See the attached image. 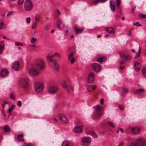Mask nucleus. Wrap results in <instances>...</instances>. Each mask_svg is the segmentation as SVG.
<instances>
[{"label": "nucleus", "instance_id": "nucleus-1", "mask_svg": "<svg viewBox=\"0 0 146 146\" xmlns=\"http://www.w3.org/2000/svg\"><path fill=\"white\" fill-rule=\"evenodd\" d=\"M104 108L100 105H97L95 108L93 117L95 119L99 118L103 114L102 111Z\"/></svg>", "mask_w": 146, "mask_h": 146}, {"label": "nucleus", "instance_id": "nucleus-2", "mask_svg": "<svg viewBox=\"0 0 146 146\" xmlns=\"http://www.w3.org/2000/svg\"><path fill=\"white\" fill-rule=\"evenodd\" d=\"M19 86L20 87L24 89H28L29 87L28 80L25 78H21L20 80Z\"/></svg>", "mask_w": 146, "mask_h": 146}, {"label": "nucleus", "instance_id": "nucleus-3", "mask_svg": "<svg viewBox=\"0 0 146 146\" xmlns=\"http://www.w3.org/2000/svg\"><path fill=\"white\" fill-rule=\"evenodd\" d=\"M37 68L40 70L43 69L45 66V63L43 60L42 59H38L36 62Z\"/></svg>", "mask_w": 146, "mask_h": 146}, {"label": "nucleus", "instance_id": "nucleus-4", "mask_svg": "<svg viewBox=\"0 0 146 146\" xmlns=\"http://www.w3.org/2000/svg\"><path fill=\"white\" fill-rule=\"evenodd\" d=\"M33 7V5L31 0H27L24 3L25 9L27 11L32 10Z\"/></svg>", "mask_w": 146, "mask_h": 146}, {"label": "nucleus", "instance_id": "nucleus-5", "mask_svg": "<svg viewBox=\"0 0 146 146\" xmlns=\"http://www.w3.org/2000/svg\"><path fill=\"white\" fill-rule=\"evenodd\" d=\"M43 88V84L41 83L38 82L35 84L34 86L35 90L37 93L42 92Z\"/></svg>", "mask_w": 146, "mask_h": 146}, {"label": "nucleus", "instance_id": "nucleus-6", "mask_svg": "<svg viewBox=\"0 0 146 146\" xmlns=\"http://www.w3.org/2000/svg\"><path fill=\"white\" fill-rule=\"evenodd\" d=\"M135 141L138 146H145L146 141L143 138H138L135 139Z\"/></svg>", "mask_w": 146, "mask_h": 146}, {"label": "nucleus", "instance_id": "nucleus-7", "mask_svg": "<svg viewBox=\"0 0 146 146\" xmlns=\"http://www.w3.org/2000/svg\"><path fill=\"white\" fill-rule=\"evenodd\" d=\"M58 90L59 88L57 87L52 86L49 88L48 92L50 94H54L56 93Z\"/></svg>", "mask_w": 146, "mask_h": 146}, {"label": "nucleus", "instance_id": "nucleus-8", "mask_svg": "<svg viewBox=\"0 0 146 146\" xmlns=\"http://www.w3.org/2000/svg\"><path fill=\"white\" fill-rule=\"evenodd\" d=\"M57 117L64 123H66L68 122V119L64 114H59L57 115Z\"/></svg>", "mask_w": 146, "mask_h": 146}, {"label": "nucleus", "instance_id": "nucleus-9", "mask_svg": "<svg viewBox=\"0 0 146 146\" xmlns=\"http://www.w3.org/2000/svg\"><path fill=\"white\" fill-rule=\"evenodd\" d=\"M92 66L95 71L97 72H100L101 70V66L98 64L94 63L92 64Z\"/></svg>", "mask_w": 146, "mask_h": 146}, {"label": "nucleus", "instance_id": "nucleus-10", "mask_svg": "<svg viewBox=\"0 0 146 146\" xmlns=\"http://www.w3.org/2000/svg\"><path fill=\"white\" fill-rule=\"evenodd\" d=\"M29 74L31 76H34L38 75L39 73L35 69L31 68L29 71Z\"/></svg>", "mask_w": 146, "mask_h": 146}, {"label": "nucleus", "instance_id": "nucleus-11", "mask_svg": "<svg viewBox=\"0 0 146 146\" xmlns=\"http://www.w3.org/2000/svg\"><path fill=\"white\" fill-rule=\"evenodd\" d=\"M120 56L121 59L124 61H129L131 58V56L128 55H125L122 54H120Z\"/></svg>", "mask_w": 146, "mask_h": 146}, {"label": "nucleus", "instance_id": "nucleus-12", "mask_svg": "<svg viewBox=\"0 0 146 146\" xmlns=\"http://www.w3.org/2000/svg\"><path fill=\"white\" fill-rule=\"evenodd\" d=\"M95 76L94 73L93 72L90 73L89 75L88 79V83H92L94 80Z\"/></svg>", "mask_w": 146, "mask_h": 146}, {"label": "nucleus", "instance_id": "nucleus-13", "mask_svg": "<svg viewBox=\"0 0 146 146\" xmlns=\"http://www.w3.org/2000/svg\"><path fill=\"white\" fill-rule=\"evenodd\" d=\"M61 85L67 91L69 94L70 93V91L69 89V87L65 80H63L62 81L61 83Z\"/></svg>", "mask_w": 146, "mask_h": 146}, {"label": "nucleus", "instance_id": "nucleus-14", "mask_svg": "<svg viewBox=\"0 0 146 146\" xmlns=\"http://www.w3.org/2000/svg\"><path fill=\"white\" fill-rule=\"evenodd\" d=\"M83 126H76L73 129L74 131L76 133H80L82 131V128Z\"/></svg>", "mask_w": 146, "mask_h": 146}, {"label": "nucleus", "instance_id": "nucleus-15", "mask_svg": "<svg viewBox=\"0 0 146 146\" xmlns=\"http://www.w3.org/2000/svg\"><path fill=\"white\" fill-rule=\"evenodd\" d=\"M97 88V86L95 85H91L88 86L87 88L88 92H91L95 90Z\"/></svg>", "mask_w": 146, "mask_h": 146}, {"label": "nucleus", "instance_id": "nucleus-16", "mask_svg": "<svg viewBox=\"0 0 146 146\" xmlns=\"http://www.w3.org/2000/svg\"><path fill=\"white\" fill-rule=\"evenodd\" d=\"M19 61L15 62L12 64V68L14 70L18 71L19 69Z\"/></svg>", "mask_w": 146, "mask_h": 146}, {"label": "nucleus", "instance_id": "nucleus-17", "mask_svg": "<svg viewBox=\"0 0 146 146\" xmlns=\"http://www.w3.org/2000/svg\"><path fill=\"white\" fill-rule=\"evenodd\" d=\"M9 74L8 71L6 69L2 70L0 73V76L1 77H4L7 76Z\"/></svg>", "mask_w": 146, "mask_h": 146}, {"label": "nucleus", "instance_id": "nucleus-18", "mask_svg": "<svg viewBox=\"0 0 146 146\" xmlns=\"http://www.w3.org/2000/svg\"><path fill=\"white\" fill-rule=\"evenodd\" d=\"M91 141L90 138L88 137H84L82 138L81 142L83 143H90Z\"/></svg>", "mask_w": 146, "mask_h": 146}, {"label": "nucleus", "instance_id": "nucleus-19", "mask_svg": "<svg viewBox=\"0 0 146 146\" xmlns=\"http://www.w3.org/2000/svg\"><path fill=\"white\" fill-rule=\"evenodd\" d=\"M57 60L55 59L54 60V61L52 62L54 64V68L57 70L59 71V64L57 62Z\"/></svg>", "mask_w": 146, "mask_h": 146}, {"label": "nucleus", "instance_id": "nucleus-20", "mask_svg": "<svg viewBox=\"0 0 146 146\" xmlns=\"http://www.w3.org/2000/svg\"><path fill=\"white\" fill-rule=\"evenodd\" d=\"M141 66V65L140 63L137 62L134 63V68L136 71H139Z\"/></svg>", "mask_w": 146, "mask_h": 146}, {"label": "nucleus", "instance_id": "nucleus-21", "mask_svg": "<svg viewBox=\"0 0 146 146\" xmlns=\"http://www.w3.org/2000/svg\"><path fill=\"white\" fill-rule=\"evenodd\" d=\"M115 2L112 1H110V7L112 11L114 12L115 10Z\"/></svg>", "mask_w": 146, "mask_h": 146}, {"label": "nucleus", "instance_id": "nucleus-22", "mask_svg": "<svg viewBox=\"0 0 146 146\" xmlns=\"http://www.w3.org/2000/svg\"><path fill=\"white\" fill-rule=\"evenodd\" d=\"M106 31H107L108 33L111 34H114L115 33L114 29L112 27H108L105 28Z\"/></svg>", "mask_w": 146, "mask_h": 146}, {"label": "nucleus", "instance_id": "nucleus-23", "mask_svg": "<svg viewBox=\"0 0 146 146\" xmlns=\"http://www.w3.org/2000/svg\"><path fill=\"white\" fill-rule=\"evenodd\" d=\"M73 54L74 53L72 52L68 56V60H70L71 64H73L75 61V59L73 57Z\"/></svg>", "mask_w": 146, "mask_h": 146}, {"label": "nucleus", "instance_id": "nucleus-24", "mask_svg": "<svg viewBox=\"0 0 146 146\" xmlns=\"http://www.w3.org/2000/svg\"><path fill=\"white\" fill-rule=\"evenodd\" d=\"M74 31L76 34L78 35L79 33H82L84 30L83 28L78 29L76 28V27H74Z\"/></svg>", "mask_w": 146, "mask_h": 146}, {"label": "nucleus", "instance_id": "nucleus-25", "mask_svg": "<svg viewBox=\"0 0 146 146\" xmlns=\"http://www.w3.org/2000/svg\"><path fill=\"white\" fill-rule=\"evenodd\" d=\"M132 131L135 134H137L139 133L140 129L137 127L133 128Z\"/></svg>", "mask_w": 146, "mask_h": 146}, {"label": "nucleus", "instance_id": "nucleus-26", "mask_svg": "<svg viewBox=\"0 0 146 146\" xmlns=\"http://www.w3.org/2000/svg\"><path fill=\"white\" fill-rule=\"evenodd\" d=\"M87 134L92 135L94 138H97L98 136L97 134L93 131H88L87 132Z\"/></svg>", "mask_w": 146, "mask_h": 146}, {"label": "nucleus", "instance_id": "nucleus-27", "mask_svg": "<svg viewBox=\"0 0 146 146\" xmlns=\"http://www.w3.org/2000/svg\"><path fill=\"white\" fill-rule=\"evenodd\" d=\"M144 90L143 89H139L136 90L135 93L136 94L140 95L144 92Z\"/></svg>", "mask_w": 146, "mask_h": 146}, {"label": "nucleus", "instance_id": "nucleus-28", "mask_svg": "<svg viewBox=\"0 0 146 146\" xmlns=\"http://www.w3.org/2000/svg\"><path fill=\"white\" fill-rule=\"evenodd\" d=\"M4 48V41L1 42L0 43V54L3 52Z\"/></svg>", "mask_w": 146, "mask_h": 146}, {"label": "nucleus", "instance_id": "nucleus-29", "mask_svg": "<svg viewBox=\"0 0 146 146\" xmlns=\"http://www.w3.org/2000/svg\"><path fill=\"white\" fill-rule=\"evenodd\" d=\"M55 56V54L51 56H50L49 55H48L46 57L47 60L48 61H50L51 62H52L54 61V60H53L51 58Z\"/></svg>", "mask_w": 146, "mask_h": 146}, {"label": "nucleus", "instance_id": "nucleus-30", "mask_svg": "<svg viewBox=\"0 0 146 146\" xmlns=\"http://www.w3.org/2000/svg\"><path fill=\"white\" fill-rule=\"evenodd\" d=\"M3 129L5 132H10L11 131V129L7 125H5L3 127Z\"/></svg>", "mask_w": 146, "mask_h": 146}, {"label": "nucleus", "instance_id": "nucleus-31", "mask_svg": "<svg viewBox=\"0 0 146 146\" xmlns=\"http://www.w3.org/2000/svg\"><path fill=\"white\" fill-rule=\"evenodd\" d=\"M35 21L39 22L41 19V16L40 15L37 14L35 16Z\"/></svg>", "mask_w": 146, "mask_h": 146}, {"label": "nucleus", "instance_id": "nucleus-32", "mask_svg": "<svg viewBox=\"0 0 146 146\" xmlns=\"http://www.w3.org/2000/svg\"><path fill=\"white\" fill-rule=\"evenodd\" d=\"M106 59V57H100L97 60V61L100 63H101L103 61H105Z\"/></svg>", "mask_w": 146, "mask_h": 146}, {"label": "nucleus", "instance_id": "nucleus-33", "mask_svg": "<svg viewBox=\"0 0 146 146\" xmlns=\"http://www.w3.org/2000/svg\"><path fill=\"white\" fill-rule=\"evenodd\" d=\"M18 139L20 141L24 142V139L23 138V135L22 134H19L17 137Z\"/></svg>", "mask_w": 146, "mask_h": 146}, {"label": "nucleus", "instance_id": "nucleus-34", "mask_svg": "<svg viewBox=\"0 0 146 146\" xmlns=\"http://www.w3.org/2000/svg\"><path fill=\"white\" fill-rule=\"evenodd\" d=\"M128 92V90L127 88H123L122 90L121 94L123 96H124Z\"/></svg>", "mask_w": 146, "mask_h": 146}, {"label": "nucleus", "instance_id": "nucleus-35", "mask_svg": "<svg viewBox=\"0 0 146 146\" xmlns=\"http://www.w3.org/2000/svg\"><path fill=\"white\" fill-rule=\"evenodd\" d=\"M39 22L35 21L33 23L32 25V28L33 29H34L37 26V25L38 24Z\"/></svg>", "mask_w": 146, "mask_h": 146}, {"label": "nucleus", "instance_id": "nucleus-36", "mask_svg": "<svg viewBox=\"0 0 146 146\" xmlns=\"http://www.w3.org/2000/svg\"><path fill=\"white\" fill-rule=\"evenodd\" d=\"M140 52H141V48H140V47L139 46V47L138 52L137 53H136V55L134 57L135 58V59L137 58L139 56L140 54Z\"/></svg>", "mask_w": 146, "mask_h": 146}, {"label": "nucleus", "instance_id": "nucleus-37", "mask_svg": "<svg viewBox=\"0 0 146 146\" xmlns=\"http://www.w3.org/2000/svg\"><path fill=\"white\" fill-rule=\"evenodd\" d=\"M69 144V143L68 141L67 140L64 141L62 143V146H68Z\"/></svg>", "mask_w": 146, "mask_h": 146}, {"label": "nucleus", "instance_id": "nucleus-38", "mask_svg": "<svg viewBox=\"0 0 146 146\" xmlns=\"http://www.w3.org/2000/svg\"><path fill=\"white\" fill-rule=\"evenodd\" d=\"M61 21L59 19H58L56 22L57 26L59 29H60V26L61 25Z\"/></svg>", "mask_w": 146, "mask_h": 146}, {"label": "nucleus", "instance_id": "nucleus-39", "mask_svg": "<svg viewBox=\"0 0 146 146\" xmlns=\"http://www.w3.org/2000/svg\"><path fill=\"white\" fill-rule=\"evenodd\" d=\"M55 56L57 58H58L59 59H61V56L58 53L56 52L55 53Z\"/></svg>", "mask_w": 146, "mask_h": 146}, {"label": "nucleus", "instance_id": "nucleus-40", "mask_svg": "<svg viewBox=\"0 0 146 146\" xmlns=\"http://www.w3.org/2000/svg\"><path fill=\"white\" fill-rule=\"evenodd\" d=\"M139 16L141 18L145 19L146 18V15L143 14H140Z\"/></svg>", "mask_w": 146, "mask_h": 146}, {"label": "nucleus", "instance_id": "nucleus-41", "mask_svg": "<svg viewBox=\"0 0 146 146\" xmlns=\"http://www.w3.org/2000/svg\"><path fill=\"white\" fill-rule=\"evenodd\" d=\"M108 124H109L111 127H115L113 123L111 121H109L108 123Z\"/></svg>", "mask_w": 146, "mask_h": 146}, {"label": "nucleus", "instance_id": "nucleus-42", "mask_svg": "<svg viewBox=\"0 0 146 146\" xmlns=\"http://www.w3.org/2000/svg\"><path fill=\"white\" fill-rule=\"evenodd\" d=\"M36 40V39L34 38H32L31 40V41L32 43L34 44L35 43Z\"/></svg>", "mask_w": 146, "mask_h": 146}, {"label": "nucleus", "instance_id": "nucleus-43", "mask_svg": "<svg viewBox=\"0 0 146 146\" xmlns=\"http://www.w3.org/2000/svg\"><path fill=\"white\" fill-rule=\"evenodd\" d=\"M10 98L13 100H15V95L12 93L11 94L10 96Z\"/></svg>", "mask_w": 146, "mask_h": 146}, {"label": "nucleus", "instance_id": "nucleus-44", "mask_svg": "<svg viewBox=\"0 0 146 146\" xmlns=\"http://www.w3.org/2000/svg\"><path fill=\"white\" fill-rule=\"evenodd\" d=\"M130 146H138L136 142H132L131 143Z\"/></svg>", "mask_w": 146, "mask_h": 146}, {"label": "nucleus", "instance_id": "nucleus-45", "mask_svg": "<svg viewBox=\"0 0 146 146\" xmlns=\"http://www.w3.org/2000/svg\"><path fill=\"white\" fill-rule=\"evenodd\" d=\"M146 71L145 68H143L142 69V72L143 75L145 76H146Z\"/></svg>", "mask_w": 146, "mask_h": 146}, {"label": "nucleus", "instance_id": "nucleus-46", "mask_svg": "<svg viewBox=\"0 0 146 146\" xmlns=\"http://www.w3.org/2000/svg\"><path fill=\"white\" fill-rule=\"evenodd\" d=\"M24 0H19L18 1V3L19 4H21L23 2Z\"/></svg>", "mask_w": 146, "mask_h": 146}, {"label": "nucleus", "instance_id": "nucleus-47", "mask_svg": "<svg viewBox=\"0 0 146 146\" xmlns=\"http://www.w3.org/2000/svg\"><path fill=\"white\" fill-rule=\"evenodd\" d=\"M17 105L19 107H20L22 106L21 102L20 101H19L17 102Z\"/></svg>", "mask_w": 146, "mask_h": 146}, {"label": "nucleus", "instance_id": "nucleus-48", "mask_svg": "<svg viewBox=\"0 0 146 146\" xmlns=\"http://www.w3.org/2000/svg\"><path fill=\"white\" fill-rule=\"evenodd\" d=\"M31 21V18L29 17H27L26 19V21L27 23H29Z\"/></svg>", "mask_w": 146, "mask_h": 146}, {"label": "nucleus", "instance_id": "nucleus-49", "mask_svg": "<svg viewBox=\"0 0 146 146\" xmlns=\"http://www.w3.org/2000/svg\"><path fill=\"white\" fill-rule=\"evenodd\" d=\"M133 24L134 25H136L137 27L140 26L141 25L139 24L138 22H137L135 23H134Z\"/></svg>", "mask_w": 146, "mask_h": 146}, {"label": "nucleus", "instance_id": "nucleus-50", "mask_svg": "<svg viewBox=\"0 0 146 146\" xmlns=\"http://www.w3.org/2000/svg\"><path fill=\"white\" fill-rule=\"evenodd\" d=\"M118 108L121 110H123L124 109V107L123 106L119 105L118 106Z\"/></svg>", "mask_w": 146, "mask_h": 146}, {"label": "nucleus", "instance_id": "nucleus-51", "mask_svg": "<svg viewBox=\"0 0 146 146\" xmlns=\"http://www.w3.org/2000/svg\"><path fill=\"white\" fill-rule=\"evenodd\" d=\"M13 13V12H12V11H9L8 12V13L7 15V17L10 15H11V14H12V13Z\"/></svg>", "mask_w": 146, "mask_h": 146}, {"label": "nucleus", "instance_id": "nucleus-52", "mask_svg": "<svg viewBox=\"0 0 146 146\" xmlns=\"http://www.w3.org/2000/svg\"><path fill=\"white\" fill-rule=\"evenodd\" d=\"M8 103L7 102H6L5 101H4V104L2 105L3 109L4 108L5 104H8Z\"/></svg>", "mask_w": 146, "mask_h": 146}, {"label": "nucleus", "instance_id": "nucleus-53", "mask_svg": "<svg viewBox=\"0 0 146 146\" xmlns=\"http://www.w3.org/2000/svg\"><path fill=\"white\" fill-rule=\"evenodd\" d=\"M116 3L117 4V5L119 4H120V3L121 0H116Z\"/></svg>", "mask_w": 146, "mask_h": 146}, {"label": "nucleus", "instance_id": "nucleus-54", "mask_svg": "<svg viewBox=\"0 0 146 146\" xmlns=\"http://www.w3.org/2000/svg\"><path fill=\"white\" fill-rule=\"evenodd\" d=\"M4 24L3 23H0V29H1L3 26Z\"/></svg>", "mask_w": 146, "mask_h": 146}, {"label": "nucleus", "instance_id": "nucleus-55", "mask_svg": "<svg viewBox=\"0 0 146 146\" xmlns=\"http://www.w3.org/2000/svg\"><path fill=\"white\" fill-rule=\"evenodd\" d=\"M104 100L102 98L100 100V102L101 104H103L104 103Z\"/></svg>", "mask_w": 146, "mask_h": 146}, {"label": "nucleus", "instance_id": "nucleus-56", "mask_svg": "<svg viewBox=\"0 0 146 146\" xmlns=\"http://www.w3.org/2000/svg\"><path fill=\"white\" fill-rule=\"evenodd\" d=\"M118 146H124L123 143L122 142H120Z\"/></svg>", "mask_w": 146, "mask_h": 146}, {"label": "nucleus", "instance_id": "nucleus-57", "mask_svg": "<svg viewBox=\"0 0 146 146\" xmlns=\"http://www.w3.org/2000/svg\"><path fill=\"white\" fill-rule=\"evenodd\" d=\"M49 28V26L48 25H46L45 27V29L46 30H48Z\"/></svg>", "mask_w": 146, "mask_h": 146}, {"label": "nucleus", "instance_id": "nucleus-58", "mask_svg": "<svg viewBox=\"0 0 146 146\" xmlns=\"http://www.w3.org/2000/svg\"><path fill=\"white\" fill-rule=\"evenodd\" d=\"M70 88L72 90V91H74V88H73V87L71 85H70Z\"/></svg>", "mask_w": 146, "mask_h": 146}, {"label": "nucleus", "instance_id": "nucleus-59", "mask_svg": "<svg viewBox=\"0 0 146 146\" xmlns=\"http://www.w3.org/2000/svg\"><path fill=\"white\" fill-rule=\"evenodd\" d=\"M24 146H33V144L31 143H29Z\"/></svg>", "mask_w": 146, "mask_h": 146}, {"label": "nucleus", "instance_id": "nucleus-60", "mask_svg": "<svg viewBox=\"0 0 146 146\" xmlns=\"http://www.w3.org/2000/svg\"><path fill=\"white\" fill-rule=\"evenodd\" d=\"M135 7H136V6H135L132 9L131 11H132V12L133 13H134V11L135 9Z\"/></svg>", "mask_w": 146, "mask_h": 146}, {"label": "nucleus", "instance_id": "nucleus-61", "mask_svg": "<svg viewBox=\"0 0 146 146\" xmlns=\"http://www.w3.org/2000/svg\"><path fill=\"white\" fill-rule=\"evenodd\" d=\"M12 110V109L11 108H9V109H8V111L9 113H10L11 112Z\"/></svg>", "mask_w": 146, "mask_h": 146}, {"label": "nucleus", "instance_id": "nucleus-62", "mask_svg": "<svg viewBox=\"0 0 146 146\" xmlns=\"http://www.w3.org/2000/svg\"><path fill=\"white\" fill-rule=\"evenodd\" d=\"M124 68V66H120L119 67V69L121 70H123Z\"/></svg>", "mask_w": 146, "mask_h": 146}, {"label": "nucleus", "instance_id": "nucleus-63", "mask_svg": "<svg viewBox=\"0 0 146 146\" xmlns=\"http://www.w3.org/2000/svg\"><path fill=\"white\" fill-rule=\"evenodd\" d=\"M57 14L58 15H60V11L59 10H57Z\"/></svg>", "mask_w": 146, "mask_h": 146}, {"label": "nucleus", "instance_id": "nucleus-64", "mask_svg": "<svg viewBox=\"0 0 146 146\" xmlns=\"http://www.w3.org/2000/svg\"><path fill=\"white\" fill-rule=\"evenodd\" d=\"M99 2H101L100 0H98L94 1V3L96 4L98 3Z\"/></svg>", "mask_w": 146, "mask_h": 146}]
</instances>
